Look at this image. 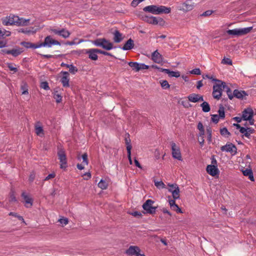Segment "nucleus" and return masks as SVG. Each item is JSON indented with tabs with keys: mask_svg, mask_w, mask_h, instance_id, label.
Masks as SVG:
<instances>
[{
	"mask_svg": "<svg viewBox=\"0 0 256 256\" xmlns=\"http://www.w3.org/2000/svg\"><path fill=\"white\" fill-rule=\"evenodd\" d=\"M154 185L158 188H165V184L162 181H155Z\"/></svg>",
	"mask_w": 256,
	"mask_h": 256,
	"instance_id": "obj_48",
	"label": "nucleus"
},
{
	"mask_svg": "<svg viewBox=\"0 0 256 256\" xmlns=\"http://www.w3.org/2000/svg\"><path fill=\"white\" fill-rule=\"evenodd\" d=\"M222 62L224 64H227L228 65H232V60L228 58H224L222 60Z\"/></svg>",
	"mask_w": 256,
	"mask_h": 256,
	"instance_id": "obj_53",
	"label": "nucleus"
},
{
	"mask_svg": "<svg viewBox=\"0 0 256 256\" xmlns=\"http://www.w3.org/2000/svg\"><path fill=\"white\" fill-rule=\"evenodd\" d=\"M40 86L42 88H44V90H48L50 89L48 83L46 82H42Z\"/></svg>",
	"mask_w": 256,
	"mask_h": 256,
	"instance_id": "obj_59",
	"label": "nucleus"
},
{
	"mask_svg": "<svg viewBox=\"0 0 256 256\" xmlns=\"http://www.w3.org/2000/svg\"><path fill=\"white\" fill-rule=\"evenodd\" d=\"M20 90H22V94H28V85L26 82H22L20 86Z\"/></svg>",
	"mask_w": 256,
	"mask_h": 256,
	"instance_id": "obj_32",
	"label": "nucleus"
},
{
	"mask_svg": "<svg viewBox=\"0 0 256 256\" xmlns=\"http://www.w3.org/2000/svg\"><path fill=\"white\" fill-rule=\"evenodd\" d=\"M252 27H247L244 28H235L234 30H229L226 31V33L229 35L240 36L246 35L252 30Z\"/></svg>",
	"mask_w": 256,
	"mask_h": 256,
	"instance_id": "obj_4",
	"label": "nucleus"
},
{
	"mask_svg": "<svg viewBox=\"0 0 256 256\" xmlns=\"http://www.w3.org/2000/svg\"><path fill=\"white\" fill-rule=\"evenodd\" d=\"M220 150L222 152H229L232 155L236 153V147L235 145L230 142H228L225 146L220 147Z\"/></svg>",
	"mask_w": 256,
	"mask_h": 256,
	"instance_id": "obj_12",
	"label": "nucleus"
},
{
	"mask_svg": "<svg viewBox=\"0 0 256 256\" xmlns=\"http://www.w3.org/2000/svg\"><path fill=\"white\" fill-rule=\"evenodd\" d=\"M68 68L70 72L72 74H75L78 70L76 67L74 66L72 64H70L68 67Z\"/></svg>",
	"mask_w": 256,
	"mask_h": 256,
	"instance_id": "obj_47",
	"label": "nucleus"
},
{
	"mask_svg": "<svg viewBox=\"0 0 256 256\" xmlns=\"http://www.w3.org/2000/svg\"><path fill=\"white\" fill-rule=\"evenodd\" d=\"M85 53L88 54V58L93 60H96L98 58L96 48L85 50Z\"/></svg>",
	"mask_w": 256,
	"mask_h": 256,
	"instance_id": "obj_20",
	"label": "nucleus"
},
{
	"mask_svg": "<svg viewBox=\"0 0 256 256\" xmlns=\"http://www.w3.org/2000/svg\"><path fill=\"white\" fill-rule=\"evenodd\" d=\"M8 52L10 53L9 54H12L14 56L16 57L20 55L22 52V50L20 48H14L10 50V52Z\"/></svg>",
	"mask_w": 256,
	"mask_h": 256,
	"instance_id": "obj_31",
	"label": "nucleus"
},
{
	"mask_svg": "<svg viewBox=\"0 0 256 256\" xmlns=\"http://www.w3.org/2000/svg\"><path fill=\"white\" fill-rule=\"evenodd\" d=\"M154 202L152 200H148L143 204L142 208L148 214H154L156 213V207L154 206L152 204Z\"/></svg>",
	"mask_w": 256,
	"mask_h": 256,
	"instance_id": "obj_9",
	"label": "nucleus"
},
{
	"mask_svg": "<svg viewBox=\"0 0 256 256\" xmlns=\"http://www.w3.org/2000/svg\"><path fill=\"white\" fill-rule=\"evenodd\" d=\"M143 10L146 12H148L154 14H169L170 12L171 8L164 6L150 5L145 6Z\"/></svg>",
	"mask_w": 256,
	"mask_h": 256,
	"instance_id": "obj_2",
	"label": "nucleus"
},
{
	"mask_svg": "<svg viewBox=\"0 0 256 256\" xmlns=\"http://www.w3.org/2000/svg\"><path fill=\"white\" fill-rule=\"evenodd\" d=\"M122 34L118 31L116 30L114 33V40L115 42L119 43L122 40Z\"/></svg>",
	"mask_w": 256,
	"mask_h": 256,
	"instance_id": "obj_29",
	"label": "nucleus"
},
{
	"mask_svg": "<svg viewBox=\"0 0 256 256\" xmlns=\"http://www.w3.org/2000/svg\"><path fill=\"white\" fill-rule=\"evenodd\" d=\"M188 98L189 101L192 102H197L200 101H204V98L202 96L194 93L190 94L188 96Z\"/></svg>",
	"mask_w": 256,
	"mask_h": 256,
	"instance_id": "obj_16",
	"label": "nucleus"
},
{
	"mask_svg": "<svg viewBox=\"0 0 256 256\" xmlns=\"http://www.w3.org/2000/svg\"><path fill=\"white\" fill-rule=\"evenodd\" d=\"M140 252V249L136 246H130L126 251V253L130 256L137 254Z\"/></svg>",
	"mask_w": 256,
	"mask_h": 256,
	"instance_id": "obj_21",
	"label": "nucleus"
},
{
	"mask_svg": "<svg viewBox=\"0 0 256 256\" xmlns=\"http://www.w3.org/2000/svg\"><path fill=\"white\" fill-rule=\"evenodd\" d=\"M168 203H169V204L170 206V207L172 206H173V205H174L176 204V199H172L171 198V197L170 196H168Z\"/></svg>",
	"mask_w": 256,
	"mask_h": 256,
	"instance_id": "obj_58",
	"label": "nucleus"
},
{
	"mask_svg": "<svg viewBox=\"0 0 256 256\" xmlns=\"http://www.w3.org/2000/svg\"><path fill=\"white\" fill-rule=\"evenodd\" d=\"M58 222L63 226H66L68 224V220L67 218H60Z\"/></svg>",
	"mask_w": 256,
	"mask_h": 256,
	"instance_id": "obj_55",
	"label": "nucleus"
},
{
	"mask_svg": "<svg viewBox=\"0 0 256 256\" xmlns=\"http://www.w3.org/2000/svg\"><path fill=\"white\" fill-rule=\"evenodd\" d=\"M127 152H128V156L129 162H130V164H132V158H131V151H130V148H128Z\"/></svg>",
	"mask_w": 256,
	"mask_h": 256,
	"instance_id": "obj_62",
	"label": "nucleus"
},
{
	"mask_svg": "<svg viewBox=\"0 0 256 256\" xmlns=\"http://www.w3.org/2000/svg\"><path fill=\"white\" fill-rule=\"evenodd\" d=\"M139 71L142 70H146L149 68V66L144 64H138Z\"/></svg>",
	"mask_w": 256,
	"mask_h": 256,
	"instance_id": "obj_56",
	"label": "nucleus"
},
{
	"mask_svg": "<svg viewBox=\"0 0 256 256\" xmlns=\"http://www.w3.org/2000/svg\"><path fill=\"white\" fill-rule=\"evenodd\" d=\"M125 142H126V150H128V148H130V150H132V146L130 144V139H128V138H125Z\"/></svg>",
	"mask_w": 256,
	"mask_h": 256,
	"instance_id": "obj_60",
	"label": "nucleus"
},
{
	"mask_svg": "<svg viewBox=\"0 0 256 256\" xmlns=\"http://www.w3.org/2000/svg\"><path fill=\"white\" fill-rule=\"evenodd\" d=\"M8 68L10 71H12L13 73H15L18 71V68L15 66V64L12 63L7 64Z\"/></svg>",
	"mask_w": 256,
	"mask_h": 256,
	"instance_id": "obj_39",
	"label": "nucleus"
},
{
	"mask_svg": "<svg viewBox=\"0 0 256 256\" xmlns=\"http://www.w3.org/2000/svg\"><path fill=\"white\" fill-rule=\"evenodd\" d=\"M170 208L172 210L175 211L178 213H182V210L179 208L178 205L176 204L172 206H170Z\"/></svg>",
	"mask_w": 256,
	"mask_h": 256,
	"instance_id": "obj_46",
	"label": "nucleus"
},
{
	"mask_svg": "<svg viewBox=\"0 0 256 256\" xmlns=\"http://www.w3.org/2000/svg\"><path fill=\"white\" fill-rule=\"evenodd\" d=\"M10 32L6 30L5 29L2 30L0 28V38H4L7 36H10Z\"/></svg>",
	"mask_w": 256,
	"mask_h": 256,
	"instance_id": "obj_30",
	"label": "nucleus"
},
{
	"mask_svg": "<svg viewBox=\"0 0 256 256\" xmlns=\"http://www.w3.org/2000/svg\"><path fill=\"white\" fill-rule=\"evenodd\" d=\"M222 92H220V91H216L213 90L212 92V96L213 97L216 99V100H220L222 96Z\"/></svg>",
	"mask_w": 256,
	"mask_h": 256,
	"instance_id": "obj_38",
	"label": "nucleus"
},
{
	"mask_svg": "<svg viewBox=\"0 0 256 256\" xmlns=\"http://www.w3.org/2000/svg\"><path fill=\"white\" fill-rule=\"evenodd\" d=\"M220 134L224 136L228 137L230 135V132L228 131V129L226 128H222L220 130Z\"/></svg>",
	"mask_w": 256,
	"mask_h": 256,
	"instance_id": "obj_42",
	"label": "nucleus"
},
{
	"mask_svg": "<svg viewBox=\"0 0 256 256\" xmlns=\"http://www.w3.org/2000/svg\"><path fill=\"white\" fill-rule=\"evenodd\" d=\"M220 116L218 114H212V121L214 122L215 124H217L220 119Z\"/></svg>",
	"mask_w": 256,
	"mask_h": 256,
	"instance_id": "obj_50",
	"label": "nucleus"
},
{
	"mask_svg": "<svg viewBox=\"0 0 256 256\" xmlns=\"http://www.w3.org/2000/svg\"><path fill=\"white\" fill-rule=\"evenodd\" d=\"M21 44L26 48H40L39 43L34 44L30 42H21Z\"/></svg>",
	"mask_w": 256,
	"mask_h": 256,
	"instance_id": "obj_22",
	"label": "nucleus"
},
{
	"mask_svg": "<svg viewBox=\"0 0 256 256\" xmlns=\"http://www.w3.org/2000/svg\"><path fill=\"white\" fill-rule=\"evenodd\" d=\"M22 196L24 200V206L26 208H30L32 206L33 200L28 195L26 194L25 192H22Z\"/></svg>",
	"mask_w": 256,
	"mask_h": 256,
	"instance_id": "obj_17",
	"label": "nucleus"
},
{
	"mask_svg": "<svg viewBox=\"0 0 256 256\" xmlns=\"http://www.w3.org/2000/svg\"><path fill=\"white\" fill-rule=\"evenodd\" d=\"M172 150V157L179 160H182V154L180 150V147L178 146L176 143L173 142H170Z\"/></svg>",
	"mask_w": 256,
	"mask_h": 256,
	"instance_id": "obj_11",
	"label": "nucleus"
},
{
	"mask_svg": "<svg viewBox=\"0 0 256 256\" xmlns=\"http://www.w3.org/2000/svg\"><path fill=\"white\" fill-rule=\"evenodd\" d=\"M35 178V174L34 172H31L29 176L28 180L30 182H32Z\"/></svg>",
	"mask_w": 256,
	"mask_h": 256,
	"instance_id": "obj_63",
	"label": "nucleus"
},
{
	"mask_svg": "<svg viewBox=\"0 0 256 256\" xmlns=\"http://www.w3.org/2000/svg\"><path fill=\"white\" fill-rule=\"evenodd\" d=\"M82 158L83 160V163L86 165H88V161L87 154H86V153L82 155Z\"/></svg>",
	"mask_w": 256,
	"mask_h": 256,
	"instance_id": "obj_54",
	"label": "nucleus"
},
{
	"mask_svg": "<svg viewBox=\"0 0 256 256\" xmlns=\"http://www.w3.org/2000/svg\"><path fill=\"white\" fill-rule=\"evenodd\" d=\"M92 42L96 46L102 47L107 50L113 48V44L104 38H98Z\"/></svg>",
	"mask_w": 256,
	"mask_h": 256,
	"instance_id": "obj_3",
	"label": "nucleus"
},
{
	"mask_svg": "<svg viewBox=\"0 0 256 256\" xmlns=\"http://www.w3.org/2000/svg\"><path fill=\"white\" fill-rule=\"evenodd\" d=\"M194 6L192 0H186L178 7V9L184 12H187L192 10Z\"/></svg>",
	"mask_w": 256,
	"mask_h": 256,
	"instance_id": "obj_8",
	"label": "nucleus"
},
{
	"mask_svg": "<svg viewBox=\"0 0 256 256\" xmlns=\"http://www.w3.org/2000/svg\"><path fill=\"white\" fill-rule=\"evenodd\" d=\"M50 31L54 32V34L60 36L64 38H68L70 34V32L64 28H62L60 30L52 28L50 30Z\"/></svg>",
	"mask_w": 256,
	"mask_h": 256,
	"instance_id": "obj_13",
	"label": "nucleus"
},
{
	"mask_svg": "<svg viewBox=\"0 0 256 256\" xmlns=\"http://www.w3.org/2000/svg\"><path fill=\"white\" fill-rule=\"evenodd\" d=\"M58 160L60 162V168H66L67 166V160L65 152L63 149H60L58 152Z\"/></svg>",
	"mask_w": 256,
	"mask_h": 256,
	"instance_id": "obj_10",
	"label": "nucleus"
},
{
	"mask_svg": "<svg viewBox=\"0 0 256 256\" xmlns=\"http://www.w3.org/2000/svg\"><path fill=\"white\" fill-rule=\"evenodd\" d=\"M168 186H170V188H168V191L172 193V192L175 190L176 188H178L176 184H168Z\"/></svg>",
	"mask_w": 256,
	"mask_h": 256,
	"instance_id": "obj_61",
	"label": "nucleus"
},
{
	"mask_svg": "<svg viewBox=\"0 0 256 256\" xmlns=\"http://www.w3.org/2000/svg\"><path fill=\"white\" fill-rule=\"evenodd\" d=\"M134 46V40L131 38L127 40L126 44L122 47V50H130L132 49Z\"/></svg>",
	"mask_w": 256,
	"mask_h": 256,
	"instance_id": "obj_25",
	"label": "nucleus"
},
{
	"mask_svg": "<svg viewBox=\"0 0 256 256\" xmlns=\"http://www.w3.org/2000/svg\"><path fill=\"white\" fill-rule=\"evenodd\" d=\"M108 186V182L106 180H101L98 184V186L102 190H106Z\"/></svg>",
	"mask_w": 256,
	"mask_h": 256,
	"instance_id": "obj_28",
	"label": "nucleus"
},
{
	"mask_svg": "<svg viewBox=\"0 0 256 256\" xmlns=\"http://www.w3.org/2000/svg\"><path fill=\"white\" fill-rule=\"evenodd\" d=\"M9 201L10 202H16V198L14 194V192H12L10 193V196L9 198Z\"/></svg>",
	"mask_w": 256,
	"mask_h": 256,
	"instance_id": "obj_51",
	"label": "nucleus"
},
{
	"mask_svg": "<svg viewBox=\"0 0 256 256\" xmlns=\"http://www.w3.org/2000/svg\"><path fill=\"white\" fill-rule=\"evenodd\" d=\"M78 40V38H74V40L71 41V42H67L66 43V44H67V45L72 46V45H74V44H79L84 42V40L80 39V40H79L78 42H75V40Z\"/></svg>",
	"mask_w": 256,
	"mask_h": 256,
	"instance_id": "obj_45",
	"label": "nucleus"
},
{
	"mask_svg": "<svg viewBox=\"0 0 256 256\" xmlns=\"http://www.w3.org/2000/svg\"><path fill=\"white\" fill-rule=\"evenodd\" d=\"M36 134L40 136H42L44 135V130L42 127L40 126V122H38L34 126Z\"/></svg>",
	"mask_w": 256,
	"mask_h": 256,
	"instance_id": "obj_23",
	"label": "nucleus"
},
{
	"mask_svg": "<svg viewBox=\"0 0 256 256\" xmlns=\"http://www.w3.org/2000/svg\"><path fill=\"white\" fill-rule=\"evenodd\" d=\"M54 98L56 100L57 103H60L62 101V96L58 94V91H56L54 94Z\"/></svg>",
	"mask_w": 256,
	"mask_h": 256,
	"instance_id": "obj_37",
	"label": "nucleus"
},
{
	"mask_svg": "<svg viewBox=\"0 0 256 256\" xmlns=\"http://www.w3.org/2000/svg\"><path fill=\"white\" fill-rule=\"evenodd\" d=\"M218 112L219 114V115L218 116L220 118H224L225 117L224 108L222 106L220 108Z\"/></svg>",
	"mask_w": 256,
	"mask_h": 256,
	"instance_id": "obj_49",
	"label": "nucleus"
},
{
	"mask_svg": "<svg viewBox=\"0 0 256 256\" xmlns=\"http://www.w3.org/2000/svg\"><path fill=\"white\" fill-rule=\"evenodd\" d=\"M168 76L170 77L178 78L179 76H180V72L178 71L174 72V71H170V70L169 73L168 74Z\"/></svg>",
	"mask_w": 256,
	"mask_h": 256,
	"instance_id": "obj_41",
	"label": "nucleus"
},
{
	"mask_svg": "<svg viewBox=\"0 0 256 256\" xmlns=\"http://www.w3.org/2000/svg\"><path fill=\"white\" fill-rule=\"evenodd\" d=\"M9 216H11L16 218H17L19 220H22V222L25 223L24 220L22 216H19L17 213L10 212L9 213Z\"/></svg>",
	"mask_w": 256,
	"mask_h": 256,
	"instance_id": "obj_44",
	"label": "nucleus"
},
{
	"mask_svg": "<svg viewBox=\"0 0 256 256\" xmlns=\"http://www.w3.org/2000/svg\"><path fill=\"white\" fill-rule=\"evenodd\" d=\"M63 76L60 80V82L64 87H69V74L67 72H62Z\"/></svg>",
	"mask_w": 256,
	"mask_h": 256,
	"instance_id": "obj_19",
	"label": "nucleus"
},
{
	"mask_svg": "<svg viewBox=\"0 0 256 256\" xmlns=\"http://www.w3.org/2000/svg\"><path fill=\"white\" fill-rule=\"evenodd\" d=\"M152 59L154 62L158 64H160L163 61L162 56L158 52V50L152 53Z\"/></svg>",
	"mask_w": 256,
	"mask_h": 256,
	"instance_id": "obj_18",
	"label": "nucleus"
},
{
	"mask_svg": "<svg viewBox=\"0 0 256 256\" xmlns=\"http://www.w3.org/2000/svg\"><path fill=\"white\" fill-rule=\"evenodd\" d=\"M128 65L132 68V70H135L136 72L139 71L138 63L130 62H128Z\"/></svg>",
	"mask_w": 256,
	"mask_h": 256,
	"instance_id": "obj_35",
	"label": "nucleus"
},
{
	"mask_svg": "<svg viewBox=\"0 0 256 256\" xmlns=\"http://www.w3.org/2000/svg\"><path fill=\"white\" fill-rule=\"evenodd\" d=\"M160 83L161 86L164 89L166 90L170 88V85L169 84L168 82L166 80H160Z\"/></svg>",
	"mask_w": 256,
	"mask_h": 256,
	"instance_id": "obj_36",
	"label": "nucleus"
},
{
	"mask_svg": "<svg viewBox=\"0 0 256 256\" xmlns=\"http://www.w3.org/2000/svg\"><path fill=\"white\" fill-rule=\"evenodd\" d=\"M190 74H193L200 75L201 74V72L200 68H194L190 72Z\"/></svg>",
	"mask_w": 256,
	"mask_h": 256,
	"instance_id": "obj_52",
	"label": "nucleus"
},
{
	"mask_svg": "<svg viewBox=\"0 0 256 256\" xmlns=\"http://www.w3.org/2000/svg\"><path fill=\"white\" fill-rule=\"evenodd\" d=\"M206 134L208 135V142H210L212 140V131L210 128H206Z\"/></svg>",
	"mask_w": 256,
	"mask_h": 256,
	"instance_id": "obj_40",
	"label": "nucleus"
},
{
	"mask_svg": "<svg viewBox=\"0 0 256 256\" xmlns=\"http://www.w3.org/2000/svg\"><path fill=\"white\" fill-rule=\"evenodd\" d=\"M52 45L60 46V43L58 41L52 38L50 36L45 38L43 42H39L40 48L42 46L50 48Z\"/></svg>",
	"mask_w": 256,
	"mask_h": 256,
	"instance_id": "obj_7",
	"label": "nucleus"
},
{
	"mask_svg": "<svg viewBox=\"0 0 256 256\" xmlns=\"http://www.w3.org/2000/svg\"><path fill=\"white\" fill-rule=\"evenodd\" d=\"M30 19L20 18L18 16L10 14L2 19V22L4 26L16 25L18 26H26L30 24Z\"/></svg>",
	"mask_w": 256,
	"mask_h": 256,
	"instance_id": "obj_1",
	"label": "nucleus"
},
{
	"mask_svg": "<svg viewBox=\"0 0 256 256\" xmlns=\"http://www.w3.org/2000/svg\"><path fill=\"white\" fill-rule=\"evenodd\" d=\"M56 174L54 172H52V174H49L47 176H46L44 179V180H49L54 178Z\"/></svg>",
	"mask_w": 256,
	"mask_h": 256,
	"instance_id": "obj_57",
	"label": "nucleus"
},
{
	"mask_svg": "<svg viewBox=\"0 0 256 256\" xmlns=\"http://www.w3.org/2000/svg\"><path fill=\"white\" fill-rule=\"evenodd\" d=\"M224 90H226V92L228 98L230 100H232V98H234V94L233 93H232L230 88L226 86Z\"/></svg>",
	"mask_w": 256,
	"mask_h": 256,
	"instance_id": "obj_43",
	"label": "nucleus"
},
{
	"mask_svg": "<svg viewBox=\"0 0 256 256\" xmlns=\"http://www.w3.org/2000/svg\"><path fill=\"white\" fill-rule=\"evenodd\" d=\"M200 106L202 108V110L203 112H208L210 110L209 104H208V102H203L200 104Z\"/></svg>",
	"mask_w": 256,
	"mask_h": 256,
	"instance_id": "obj_33",
	"label": "nucleus"
},
{
	"mask_svg": "<svg viewBox=\"0 0 256 256\" xmlns=\"http://www.w3.org/2000/svg\"><path fill=\"white\" fill-rule=\"evenodd\" d=\"M36 30L34 28H21L18 30V32L27 34H34L36 32Z\"/></svg>",
	"mask_w": 256,
	"mask_h": 256,
	"instance_id": "obj_24",
	"label": "nucleus"
},
{
	"mask_svg": "<svg viewBox=\"0 0 256 256\" xmlns=\"http://www.w3.org/2000/svg\"><path fill=\"white\" fill-rule=\"evenodd\" d=\"M207 172L212 176H214L218 174L219 170L216 166L214 165H208L206 168Z\"/></svg>",
	"mask_w": 256,
	"mask_h": 256,
	"instance_id": "obj_15",
	"label": "nucleus"
},
{
	"mask_svg": "<svg viewBox=\"0 0 256 256\" xmlns=\"http://www.w3.org/2000/svg\"><path fill=\"white\" fill-rule=\"evenodd\" d=\"M243 174L244 176H247L248 177V178L252 182L254 181V177L253 175V172L251 169L246 168L244 170L242 171Z\"/></svg>",
	"mask_w": 256,
	"mask_h": 256,
	"instance_id": "obj_26",
	"label": "nucleus"
},
{
	"mask_svg": "<svg viewBox=\"0 0 256 256\" xmlns=\"http://www.w3.org/2000/svg\"><path fill=\"white\" fill-rule=\"evenodd\" d=\"M213 81L216 82L213 86V90L222 92V90H225L226 85L224 82L217 79H213Z\"/></svg>",
	"mask_w": 256,
	"mask_h": 256,
	"instance_id": "obj_14",
	"label": "nucleus"
},
{
	"mask_svg": "<svg viewBox=\"0 0 256 256\" xmlns=\"http://www.w3.org/2000/svg\"><path fill=\"white\" fill-rule=\"evenodd\" d=\"M233 94L234 97V96L238 98H242L244 96L246 95L244 91H239L238 90H234L233 92Z\"/></svg>",
	"mask_w": 256,
	"mask_h": 256,
	"instance_id": "obj_27",
	"label": "nucleus"
},
{
	"mask_svg": "<svg viewBox=\"0 0 256 256\" xmlns=\"http://www.w3.org/2000/svg\"><path fill=\"white\" fill-rule=\"evenodd\" d=\"M254 110L251 108H245L242 112V118L244 120H248L250 125H254Z\"/></svg>",
	"mask_w": 256,
	"mask_h": 256,
	"instance_id": "obj_6",
	"label": "nucleus"
},
{
	"mask_svg": "<svg viewBox=\"0 0 256 256\" xmlns=\"http://www.w3.org/2000/svg\"><path fill=\"white\" fill-rule=\"evenodd\" d=\"M84 178L85 180H88L91 178V174L90 172H86L84 174Z\"/></svg>",
	"mask_w": 256,
	"mask_h": 256,
	"instance_id": "obj_64",
	"label": "nucleus"
},
{
	"mask_svg": "<svg viewBox=\"0 0 256 256\" xmlns=\"http://www.w3.org/2000/svg\"><path fill=\"white\" fill-rule=\"evenodd\" d=\"M141 18L142 20L154 25H162L164 22V20L160 17L144 15L142 16Z\"/></svg>",
	"mask_w": 256,
	"mask_h": 256,
	"instance_id": "obj_5",
	"label": "nucleus"
},
{
	"mask_svg": "<svg viewBox=\"0 0 256 256\" xmlns=\"http://www.w3.org/2000/svg\"><path fill=\"white\" fill-rule=\"evenodd\" d=\"M180 188H176L175 190L172 192V196L174 199H178L180 198Z\"/></svg>",
	"mask_w": 256,
	"mask_h": 256,
	"instance_id": "obj_34",
	"label": "nucleus"
}]
</instances>
